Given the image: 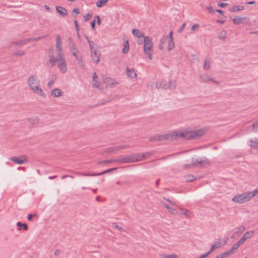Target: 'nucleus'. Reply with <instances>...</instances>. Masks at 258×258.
Returning a JSON list of instances; mask_svg holds the SVG:
<instances>
[{
  "label": "nucleus",
  "instance_id": "9b49d317",
  "mask_svg": "<svg viewBox=\"0 0 258 258\" xmlns=\"http://www.w3.org/2000/svg\"><path fill=\"white\" fill-rule=\"evenodd\" d=\"M9 159L18 164H22L28 161L27 157L26 155H21L19 157H12Z\"/></svg>",
  "mask_w": 258,
  "mask_h": 258
},
{
  "label": "nucleus",
  "instance_id": "b1692460",
  "mask_svg": "<svg viewBox=\"0 0 258 258\" xmlns=\"http://www.w3.org/2000/svg\"><path fill=\"white\" fill-rule=\"evenodd\" d=\"M126 74L132 78H135L137 76L135 71L134 69H130L128 68H126Z\"/></svg>",
  "mask_w": 258,
  "mask_h": 258
},
{
  "label": "nucleus",
  "instance_id": "0e129e2a",
  "mask_svg": "<svg viewBox=\"0 0 258 258\" xmlns=\"http://www.w3.org/2000/svg\"><path fill=\"white\" fill-rule=\"evenodd\" d=\"M73 11L74 13H75L76 14H79L80 13L79 10L78 8L74 9Z\"/></svg>",
  "mask_w": 258,
  "mask_h": 258
},
{
  "label": "nucleus",
  "instance_id": "c9c22d12",
  "mask_svg": "<svg viewBox=\"0 0 258 258\" xmlns=\"http://www.w3.org/2000/svg\"><path fill=\"white\" fill-rule=\"evenodd\" d=\"M88 44L91 51L97 49V45L94 41L88 40Z\"/></svg>",
  "mask_w": 258,
  "mask_h": 258
},
{
  "label": "nucleus",
  "instance_id": "58836bf2",
  "mask_svg": "<svg viewBox=\"0 0 258 258\" xmlns=\"http://www.w3.org/2000/svg\"><path fill=\"white\" fill-rule=\"evenodd\" d=\"M168 50L169 51L171 50L174 47V43L173 40H168Z\"/></svg>",
  "mask_w": 258,
  "mask_h": 258
},
{
  "label": "nucleus",
  "instance_id": "ddd939ff",
  "mask_svg": "<svg viewBox=\"0 0 258 258\" xmlns=\"http://www.w3.org/2000/svg\"><path fill=\"white\" fill-rule=\"evenodd\" d=\"M160 86L161 88L165 89L170 88L171 87L173 88L175 86V82L174 81H171L169 80H164L160 83Z\"/></svg>",
  "mask_w": 258,
  "mask_h": 258
},
{
  "label": "nucleus",
  "instance_id": "c03bdc74",
  "mask_svg": "<svg viewBox=\"0 0 258 258\" xmlns=\"http://www.w3.org/2000/svg\"><path fill=\"white\" fill-rule=\"evenodd\" d=\"M119 151L121 150L125 149L129 147V146L126 144L117 145Z\"/></svg>",
  "mask_w": 258,
  "mask_h": 258
},
{
  "label": "nucleus",
  "instance_id": "338daca9",
  "mask_svg": "<svg viewBox=\"0 0 258 258\" xmlns=\"http://www.w3.org/2000/svg\"><path fill=\"white\" fill-rule=\"evenodd\" d=\"M137 43L139 45H141L143 43V41L141 40V38H138L137 40Z\"/></svg>",
  "mask_w": 258,
  "mask_h": 258
},
{
  "label": "nucleus",
  "instance_id": "412c9836",
  "mask_svg": "<svg viewBox=\"0 0 258 258\" xmlns=\"http://www.w3.org/2000/svg\"><path fill=\"white\" fill-rule=\"evenodd\" d=\"M118 151L119 149L117 145L108 147L105 149V152L109 154L114 153Z\"/></svg>",
  "mask_w": 258,
  "mask_h": 258
},
{
  "label": "nucleus",
  "instance_id": "cd10ccee",
  "mask_svg": "<svg viewBox=\"0 0 258 258\" xmlns=\"http://www.w3.org/2000/svg\"><path fill=\"white\" fill-rule=\"evenodd\" d=\"M244 10V7L241 6H233L229 9L231 12L241 11Z\"/></svg>",
  "mask_w": 258,
  "mask_h": 258
},
{
  "label": "nucleus",
  "instance_id": "a878e982",
  "mask_svg": "<svg viewBox=\"0 0 258 258\" xmlns=\"http://www.w3.org/2000/svg\"><path fill=\"white\" fill-rule=\"evenodd\" d=\"M160 258H179V256L175 253L169 254L163 253L160 255Z\"/></svg>",
  "mask_w": 258,
  "mask_h": 258
},
{
  "label": "nucleus",
  "instance_id": "774afa93",
  "mask_svg": "<svg viewBox=\"0 0 258 258\" xmlns=\"http://www.w3.org/2000/svg\"><path fill=\"white\" fill-rule=\"evenodd\" d=\"M216 12H218L219 14H221L222 15H223L224 14L223 11L221 10H217Z\"/></svg>",
  "mask_w": 258,
  "mask_h": 258
},
{
  "label": "nucleus",
  "instance_id": "4468645a",
  "mask_svg": "<svg viewBox=\"0 0 258 258\" xmlns=\"http://www.w3.org/2000/svg\"><path fill=\"white\" fill-rule=\"evenodd\" d=\"M91 57L93 61L97 64L100 61V53L97 49L91 51Z\"/></svg>",
  "mask_w": 258,
  "mask_h": 258
},
{
  "label": "nucleus",
  "instance_id": "6e6d98bb",
  "mask_svg": "<svg viewBox=\"0 0 258 258\" xmlns=\"http://www.w3.org/2000/svg\"><path fill=\"white\" fill-rule=\"evenodd\" d=\"M91 26L92 29L93 30H94L95 29V20H94V21L91 22Z\"/></svg>",
  "mask_w": 258,
  "mask_h": 258
},
{
  "label": "nucleus",
  "instance_id": "c85d7f7f",
  "mask_svg": "<svg viewBox=\"0 0 258 258\" xmlns=\"http://www.w3.org/2000/svg\"><path fill=\"white\" fill-rule=\"evenodd\" d=\"M163 206L166 208L168 210V212L172 214L176 215L177 214V212L175 209L169 207L167 204H163Z\"/></svg>",
  "mask_w": 258,
  "mask_h": 258
},
{
  "label": "nucleus",
  "instance_id": "13d9d810",
  "mask_svg": "<svg viewBox=\"0 0 258 258\" xmlns=\"http://www.w3.org/2000/svg\"><path fill=\"white\" fill-rule=\"evenodd\" d=\"M60 253H61L60 250L57 249L54 252V255L56 256H57V255H59L60 254Z\"/></svg>",
  "mask_w": 258,
  "mask_h": 258
},
{
  "label": "nucleus",
  "instance_id": "39448f33",
  "mask_svg": "<svg viewBox=\"0 0 258 258\" xmlns=\"http://www.w3.org/2000/svg\"><path fill=\"white\" fill-rule=\"evenodd\" d=\"M151 155L150 153L144 154H136L128 156H122L116 159L117 162L120 163H130L143 160L145 157H149Z\"/></svg>",
  "mask_w": 258,
  "mask_h": 258
},
{
  "label": "nucleus",
  "instance_id": "680f3d73",
  "mask_svg": "<svg viewBox=\"0 0 258 258\" xmlns=\"http://www.w3.org/2000/svg\"><path fill=\"white\" fill-rule=\"evenodd\" d=\"M207 10L209 11V13H213V10L212 7H208L207 8Z\"/></svg>",
  "mask_w": 258,
  "mask_h": 258
},
{
  "label": "nucleus",
  "instance_id": "49530a36",
  "mask_svg": "<svg viewBox=\"0 0 258 258\" xmlns=\"http://www.w3.org/2000/svg\"><path fill=\"white\" fill-rule=\"evenodd\" d=\"M200 27V25L198 24H196L191 26V29L193 31H198L199 28Z\"/></svg>",
  "mask_w": 258,
  "mask_h": 258
},
{
  "label": "nucleus",
  "instance_id": "a19ab883",
  "mask_svg": "<svg viewBox=\"0 0 258 258\" xmlns=\"http://www.w3.org/2000/svg\"><path fill=\"white\" fill-rule=\"evenodd\" d=\"M242 20V18H240L239 17H236L234 19H233V23L234 24L238 25L241 23V21Z\"/></svg>",
  "mask_w": 258,
  "mask_h": 258
},
{
  "label": "nucleus",
  "instance_id": "69168bd1",
  "mask_svg": "<svg viewBox=\"0 0 258 258\" xmlns=\"http://www.w3.org/2000/svg\"><path fill=\"white\" fill-rule=\"evenodd\" d=\"M115 227L119 231H122V228L121 227L119 226L118 225L116 224L115 225Z\"/></svg>",
  "mask_w": 258,
  "mask_h": 258
},
{
  "label": "nucleus",
  "instance_id": "e433bc0d",
  "mask_svg": "<svg viewBox=\"0 0 258 258\" xmlns=\"http://www.w3.org/2000/svg\"><path fill=\"white\" fill-rule=\"evenodd\" d=\"M211 68V65L210 61L208 59H206L205 60L204 64L203 66V69L205 70H209Z\"/></svg>",
  "mask_w": 258,
  "mask_h": 258
},
{
  "label": "nucleus",
  "instance_id": "79ce46f5",
  "mask_svg": "<svg viewBox=\"0 0 258 258\" xmlns=\"http://www.w3.org/2000/svg\"><path fill=\"white\" fill-rule=\"evenodd\" d=\"M251 199L255 196L258 195V188L254 189L252 191H248Z\"/></svg>",
  "mask_w": 258,
  "mask_h": 258
},
{
  "label": "nucleus",
  "instance_id": "f8f14e48",
  "mask_svg": "<svg viewBox=\"0 0 258 258\" xmlns=\"http://www.w3.org/2000/svg\"><path fill=\"white\" fill-rule=\"evenodd\" d=\"M42 37H39L37 38H27L24 39L23 40H20L19 41L16 42L15 43V44L19 47H21L23 45H25L28 42H31V41H36L40 40Z\"/></svg>",
  "mask_w": 258,
  "mask_h": 258
},
{
  "label": "nucleus",
  "instance_id": "4be33fe9",
  "mask_svg": "<svg viewBox=\"0 0 258 258\" xmlns=\"http://www.w3.org/2000/svg\"><path fill=\"white\" fill-rule=\"evenodd\" d=\"M222 245V242L220 240H219L218 241L215 242L211 246V249L209 251H208V253L210 254L215 249L218 248L219 247H220Z\"/></svg>",
  "mask_w": 258,
  "mask_h": 258
},
{
  "label": "nucleus",
  "instance_id": "864d4df0",
  "mask_svg": "<svg viewBox=\"0 0 258 258\" xmlns=\"http://www.w3.org/2000/svg\"><path fill=\"white\" fill-rule=\"evenodd\" d=\"M74 22L75 23L76 29L77 31H78L79 30V25L78 24L77 21V20H74Z\"/></svg>",
  "mask_w": 258,
  "mask_h": 258
},
{
  "label": "nucleus",
  "instance_id": "6ab92c4d",
  "mask_svg": "<svg viewBox=\"0 0 258 258\" xmlns=\"http://www.w3.org/2000/svg\"><path fill=\"white\" fill-rule=\"evenodd\" d=\"M98 76L95 72L93 74L92 85L94 87L100 89V85L97 81Z\"/></svg>",
  "mask_w": 258,
  "mask_h": 258
},
{
  "label": "nucleus",
  "instance_id": "f3484780",
  "mask_svg": "<svg viewBox=\"0 0 258 258\" xmlns=\"http://www.w3.org/2000/svg\"><path fill=\"white\" fill-rule=\"evenodd\" d=\"M253 234L254 232L253 231H247L244 234L239 241L243 244L246 239L251 237L253 235Z\"/></svg>",
  "mask_w": 258,
  "mask_h": 258
},
{
  "label": "nucleus",
  "instance_id": "bb28decb",
  "mask_svg": "<svg viewBox=\"0 0 258 258\" xmlns=\"http://www.w3.org/2000/svg\"><path fill=\"white\" fill-rule=\"evenodd\" d=\"M129 48H130V46H129V43H128V40L124 41L123 48L122 50V53L124 54L127 53L129 50Z\"/></svg>",
  "mask_w": 258,
  "mask_h": 258
},
{
  "label": "nucleus",
  "instance_id": "9d476101",
  "mask_svg": "<svg viewBox=\"0 0 258 258\" xmlns=\"http://www.w3.org/2000/svg\"><path fill=\"white\" fill-rule=\"evenodd\" d=\"M199 80L202 83H207L208 82H212L215 84L219 85V82L215 80L214 78H211L208 74H204L199 76Z\"/></svg>",
  "mask_w": 258,
  "mask_h": 258
},
{
  "label": "nucleus",
  "instance_id": "2f4dec72",
  "mask_svg": "<svg viewBox=\"0 0 258 258\" xmlns=\"http://www.w3.org/2000/svg\"><path fill=\"white\" fill-rule=\"evenodd\" d=\"M115 162H117L116 159H112L109 160H105L103 161H99L97 163V164L100 165L101 164H109Z\"/></svg>",
  "mask_w": 258,
  "mask_h": 258
},
{
  "label": "nucleus",
  "instance_id": "a18cd8bd",
  "mask_svg": "<svg viewBox=\"0 0 258 258\" xmlns=\"http://www.w3.org/2000/svg\"><path fill=\"white\" fill-rule=\"evenodd\" d=\"M92 16V13H88V14H86L85 16H84V20L85 21H87L89 19H91Z\"/></svg>",
  "mask_w": 258,
  "mask_h": 258
},
{
  "label": "nucleus",
  "instance_id": "f257e3e1",
  "mask_svg": "<svg viewBox=\"0 0 258 258\" xmlns=\"http://www.w3.org/2000/svg\"><path fill=\"white\" fill-rule=\"evenodd\" d=\"M207 130L200 129L195 131H178L163 135H156L150 138L149 140L153 141H162L168 140H174L178 138L184 139H196L203 136Z\"/></svg>",
  "mask_w": 258,
  "mask_h": 258
},
{
  "label": "nucleus",
  "instance_id": "423d86ee",
  "mask_svg": "<svg viewBox=\"0 0 258 258\" xmlns=\"http://www.w3.org/2000/svg\"><path fill=\"white\" fill-rule=\"evenodd\" d=\"M68 42L70 50L72 54L75 57V58L79 61V62H81L82 61V54L79 51L77 46L71 37L69 38Z\"/></svg>",
  "mask_w": 258,
  "mask_h": 258
},
{
  "label": "nucleus",
  "instance_id": "5fc2aeb1",
  "mask_svg": "<svg viewBox=\"0 0 258 258\" xmlns=\"http://www.w3.org/2000/svg\"><path fill=\"white\" fill-rule=\"evenodd\" d=\"M36 216V214H34V215H33V214H29V215H28V217H27L28 220L29 221H31V220H32V218H33L34 216Z\"/></svg>",
  "mask_w": 258,
  "mask_h": 258
},
{
  "label": "nucleus",
  "instance_id": "f03ea898",
  "mask_svg": "<svg viewBox=\"0 0 258 258\" xmlns=\"http://www.w3.org/2000/svg\"><path fill=\"white\" fill-rule=\"evenodd\" d=\"M48 57L49 61L47 63L48 67L52 68L55 66V63L57 62L60 71L62 73L67 72V66L64 56H55L54 50L51 48H49L48 50Z\"/></svg>",
  "mask_w": 258,
  "mask_h": 258
},
{
  "label": "nucleus",
  "instance_id": "de8ad7c7",
  "mask_svg": "<svg viewBox=\"0 0 258 258\" xmlns=\"http://www.w3.org/2000/svg\"><path fill=\"white\" fill-rule=\"evenodd\" d=\"M253 131L254 132H258V121L253 123L252 125Z\"/></svg>",
  "mask_w": 258,
  "mask_h": 258
},
{
  "label": "nucleus",
  "instance_id": "473e14b6",
  "mask_svg": "<svg viewBox=\"0 0 258 258\" xmlns=\"http://www.w3.org/2000/svg\"><path fill=\"white\" fill-rule=\"evenodd\" d=\"M219 38L220 39L224 40L226 39L227 36L226 31L224 30H221L219 33Z\"/></svg>",
  "mask_w": 258,
  "mask_h": 258
},
{
  "label": "nucleus",
  "instance_id": "3c124183",
  "mask_svg": "<svg viewBox=\"0 0 258 258\" xmlns=\"http://www.w3.org/2000/svg\"><path fill=\"white\" fill-rule=\"evenodd\" d=\"M128 182L127 181H117L116 182V184L118 185H123L127 184Z\"/></svg>",
  "mask_w": 258,
  "mask_h": 258
},
{
  "label": "nucleus",
  "instance_id": "7ed1b4c3",
  "mask_svg": "<svg viewBox=\"0 0 258 258\" xmlns=\"http://www.w3.org/2000/svg\"><path fill=\"white\" fill-rule=\"evenodd\" d=\"M133 34L138 38H144V48L143 51L148 57L150 59L153 58V43L152 39L148 36H145L144 34L139 29H133L132 30Z\"/></svg>",
  "mask_w": 258,
  "mask_h": 258
},
{
  "label": "nucleus",
  "instance_id": "1a4fd4ad",
  "mask_svg": "<svg viewBox=\"0 0 258 258\" xmlns=\"http://www.w3.org/2000/svg\"><path fill=\"white\" fill-rule=\"evenodd\" d=\"M56 51L57 52L56 56H62L63 55L62 41L61 37L59 35L56 36Z\"/></svg>",
  "mask_w": 258,
  "mask_h": 258
},
{
  "label": "nucleus",
  "instance_id": "5701e85b",
  "mask_svg": "<svg viewBox=\"0 0 258 258\" xmlns=\"http://www.w3.org/2000/svg\"><path fill=\"white\" fill-rule=\"evenodd\" d=\"M249 146L258 151V140L254 139L249 142Z\"/></svg>",
  "mask_w": 258,
  "mask_h": 258
},
{
  "label": "nucleus",
  "instance_id": "8fccbe9b",
  "mask_svg": "<svg viewBox=\"0 0 258 258\" xmlns=\"http://www.w3.org/2000/svg\"><path fill=\"white\" fill-rule=\"evenodd\" d=\"M56 79V76H54L53 78H52V80H50L48 83V84H47V86L48 87H51L52 84L54 83V81Z\"/></svg>",
  "mask_w": 258,
  "mask_h": 258
},
{
  "label": "nucleus",
  "instance_id": "37998d69",
  "mask_svg": "<svg viewBox=\"0 0 258 258\" xmlns=\"http://www.w3.org/2000/svg\"><path fill=\"white\" fill-rule=\"evenodd\" d=\"M180 210L182 211V214L185 215L186 217L188 218L190 217L189 213L188 211L185 209L181 208Z\"/></svg>",
  "mask_w": 258,
  "mask_h": 258
},
{
  "label": "nucleus",
  "instance_id": "20e7f679",
  "mask_svg": "<svg viewBox=\"0 0 258 258\" xmlns=\"http://www.w3.org/2000/svg\"><path fill=\"white\" fill-rule=\"evenodd\" d=\"M27 82L29 88L34 93L43 98L45 97V93L40 86V82L36 75L29 76Z\"/></svg>",
  "mask_w": 258,
  "mask_h": 258
},
{
  "label": "nucleus",
  "instance_id": "052dcab7",
  "mask_svg": "<svg viewBox=\"0 0 258 258\" xmlns=\"http://www.w3.org/2000/svg\"><path fill=\"white\" fill-rule=\"evenodd\" d=\"M169 40H173V32L170 31L169 33V37H168Z\"/></svg>",
  "mask_w": 258,
  "mask_h": 258
},
{
  "label": "nucleus",
  "instance_id": "603ef678",
  "mask_svg": "<svg viewBox=\"0 0 258 258\" xmlns=\"http://www.w3.org/2000/svg\"><path fill=\"white\" fill-rule=\"evenodd\" d=\"M95 19H96V21H97V24L98 25H100L101 24V19L99 17V16L98 15H96L95 17Z\"/></svg>",
  "mask_w": 258,
  "mask_h": 258
},
{
  "label": "nucleus",
  "instance_id": "4c0bfd02",
  "mask_svg": "<svg viewBox=\"0 0 258 258\" xmlns=\"http://www.w3.org/2000/svg\"><path fill=\"white\" fill-rule=\"evenodd\" d=\"M184 177L187 182H191L196 179L191 174L186 175Z\"/></svg>",
  "mask_w": 258,
  "mask_h": 258
},
{
  "label": "nucleus",
  "instance_id": "393cba45",
  "mask_svg": "<svg viewBox=\"0 0 258 258\" xmlns=\"http://www.w3.org/2000/svg\"><path fill=\"white\" fill-rule=\"evenodd\" d=\"M169 39V38L167 36H164L163 38H161L160 40V44L159 45V48L161 50L163 49L164 48V44L168 41Z\"/></svg>",
  "mask_w": 258,
  "mask_h": 258
},
{
  "label": "nucleus",
  "instance_id": "ea45409f",
  "mask_svg": "<svg viewBox=\"0 0 258 258\" xmlns=\"http://www.w3.org/2000/svg\"><path fill=\"white\" fill-rule=\"evenodd\" d=\"M25 54V52L23 50H18L14 52L13 55L14 56H23Z\"/></svg>",
  "mask_w": 258,
  "mask_h": 258
},
{
  "label": "nucleus",
  "instance_id": "7c9ffc66",
  "mask_svg": "<svg viewBox=\"0 0 258 258\" xmlns=\"http://www.w3.org/2000/svg\"><path fill=\"white\" fill-rule=\"evenodd\" d=\"M232 254L229 250H227L224 252H222L218 255H217L216 258H225L228 255Z\"/></svg>",
  "mask_w": 258,
  "mask_h": 258
},
{
  "label": "nucleus",
  "instance_id": "4d7b16f0",
  "mask_svg": "<svg viewBox=\"0 0 258 258\" xmlns=\"http://www.w3.org/2000/svg\"><path fill=\"white\" fill-rule=\"evenodd\" d=\"M164 199L165 200H166L167 201H168L169 203H170L171 205H173V206H175L176 205V203L175 202H173V201H172L171 200H170L169 199H166L165 198H164Z\"/></svg>",
  "mask_w": 258,
  "mask_h": 258
},
{
  "label": "nucleus",
  "instance_id": "a211bd4d",
  "mask_svg": "<svg viewBox=\"0 0 258 258\" xmlns=\"http://www.w3.org/2000/svg\"><path fill=\"white\" fill-rule=\"evenodd\" d=\"M56 11L59 13L62 17H64L67 15V10L61 6H57L56 7Z\"/></svg>",
  "mask_w": 258,
  "mask_h": 258
},
{
  "label": "nucleus",
  "instance_id": "bf43d9fd",
  "mask_svg": "<svg viewBox=\"0 0 258 258\" xmlns=\"http://www.w3.org/2000/svg\"><path fill=\"white\" fill-rule=\"evenodd\" d=\"M22 226L23 227V230H24L26 231V230H28V226L26 224L23 223Z\"/></svg>",
  "mask_w": 258,
  "mask_h": 258
},
{
  "label": "nucleus",
  "instance_id": "2eb2a0df",
  "mask_svg": "<svg viewBox=\"0 0 258 258\" xmlns=\"http://www.w3.org/2000/svg\"><path fill=\"white\" fill-rule=\"evenodd\" d=\"M116 168H111L108 170H106L105 171H104L102 172L98 173H93V174H90V173H83V176H99L103 175L105 173H108L113 170H116Z\"/></svg>",
  "mask_w": 258,
  "mask_h": 258
},
{
  "label": "nucleus",
  "instance_id": "dca6fc26",
  "mask_svg": "<svg viewBox=\"0 0 258 258\" xmlns=\"http://www.w3.org/2000/svg\"><path fill=\"white\" fill-rule=\"evenodd\" d=\"M50 94L55 97H59L63 95V92L59 88H54L50 92Z\"/></svg>",
  "mask_w": 258,
  "mask_h": 258
},
{
  "label": "nucleus",
  "instance_id": "aec40b11",
  "mask_svg": "<svg viewBox=\"0 0 258 258\" xmlns=\"http://www.w3.org/2000/svg\"><path fill=\"white\" fill-rule=\"evenodd\" d=\"M28 122L32 125H35L39 123V118L37 116H34L27 119Z\"/></svg>",
  "mask_w": 258,
  "mask_h": 258
},
{
  "label": "nucleus",
  "instance_id": "0eeeda50",
  "mask_svg": "<svg viewBox=\"0 0 258 258\" xmlns=\"http://www.w3.org/2000/svg\"><path fill=\"white\" fill-rule=\"evenodd\" d=\"M251 200L248 191L244 192L240 194L235 195L232 199V201L238 204H242L249 202Z\"/></svg>",
  "mask_w": 258,
  "mask_h": 258
},
{
  "label": "nucleus",
  "instance_id": "72a5a7b5",
  "mask_svg": "<svg viewBox=\"0 0 258 258\" xmlns=\"http://www.w3.org/2000/svg\"><path fill=\"white\" fill-rule=\"evenodd\" d=\"M147 87L149 88H151L152 89L161 88L160 84H159L157 82H154L152 83L151 84H148Z\"/></svg>",
  "mask_w": 258,
  "mask_h": 258
},
{
  "label": "nucleus",
  "instance_id": "e2e57ef3",
  "mask_svg": "<svg viewBox=\"0 0 258 258\" xmlns=\"http://www.w3.org/2000/svg\"><path fill=\"white\" fill-rule=\"evenodd\" d=\"M227 5L228 4L227 3H221L220 4H219L218 6L221 8H224L227 6Z\"/></svg>",
  "mask_w": 258,
  "mask_h": 258
},
{
  "label": "nucleus",
  "instance_id": "09e8293b",
  "mask_svg": "<svg viewBox=\"0 0 258 258\" xmlns=\"http://www.w3.org/2000/svg\"><path fill=\"white\" fill-rule=\"evenodd\" d=\"M245 226H241L237 228L236 233H242L245 230Z\"/></svg>",
  "mask_w": 258,
  "mask_h": 258
},
{
  "label": "nucleus",
  "instance_id": "6e6552de",
  "mask_svg": "<svg viewBox=\"0 0 258 258\" xmlns=\"http://www.w3.org/2000/svg\"><path fill=\"white\" fill-rule=\"evenodd\" d=\"M210 165L209 161L206 158L204 159H193L191 164H185L184 165V168H190L192 166H198L201 167H206Z\"/></svg>",
  "mask_w": 258,
  "mask_h": 258
},
{
  "label": "nucleus",
  "instance_id": "f704fd0d",
  "mask_svg": "<svg viewBox=\"0 0 258 258\" xmlns=\"http://www.w3.org/2000/svg\"><path fill=\"white\" fill-rule=\"evenodd\" d=\"M109 0H99L96 3V6L98 8H101V7L105 5Z\"/></svg>",
  "mask_w": 258,
  "mask_h": 258
},
{
  "label": "nucleus",
  "instance_id": "c756f323",
  "mask_svg": "<svg viewBox=\"0 0 258 258\" xmlns=\"http://www.w3.org/2000/svg\"><path fill=\"white\" fill-rule=\"evenodd\" d=\"M242 244V243L240 241H239L238 242H237V243L234 244V245L233 246L232 248H231L229 250L230 251V252L232 254L233 253H234L235 251L238 249V248L240 246V245H241Z\"/></svg>",
  "mask_w": 258,
  "mask_h": 258
}]
</instances>
